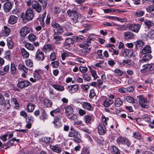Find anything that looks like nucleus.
<instances>
[{"label":"nucleus","mask_w":154,"mask_h":154,"mask_svg":"<svg viewBox=\"0 0 154 154\" xmlns=\"http://www.w3.org/2000/svg\"><path fill=\"white\" fill-rule=\"evenodd\" d=\"M138 102L140 106L142 108H148L149 106L147 104L149 103V101L142 96H140L138 97Z\"/></svg>","instance_id":"obj_1"},{"label":"nucleus","mask_w":154,"mask_h":154,"mask_svg":"<svg viewBox=\"0 0 154 154\" xmlns=\"http://www.w3.org/2000/svg\"><path fill=\"white\" fill-rule=\"evenodd\" d=\"M0 105H4L7 109H9L11 106L10 99H7L5 100L3 96L0 94Z\"/></svg>","instance_id":"obj_2"},{"label":"nucleus","mask_w":154,"mask_h":154,"mask_svg":"<svg viewBox=\"0 0 154 154\" xmlns=\"http://www.w3.org/2000/svg\"><path fill=\"white\" fill-rule=\"evenodd\" d=\"M117 143L119 144H124L127 145L128 147L130 146L131 143L129 140L125 137H119L116 140Z\"/></svg>","instance_id":"obj_3"},{"label":"nucleus","mask_w":154,"mask_h":154,"mask_svg":"<svg viewBox=\"0 0 154 154\" xmlns=\"http://www.w3.org/2000/svg\"><path fill=\"white\" fill-rule=\"evenodd\" d=\"M107 130L104 123H101L98 127V133L100 135H104L106 133Z\"/></svg>","instance_id":"obj_4"},{"label":"nucleus","mask_w":154,"mask_h":154,"mask_svg":"<svg viewBox=\"0 0 154 154\" xmlns=\"http://www.w3.org/2000/svg\"><path fill=\"white\" fill-rule=\"evenodd\" d=\"M45 58L44 53L39 49L37 50L35 53V59L37 60L42 61L44 60Z\"/></svg>","instance_id":"obj_5"},{"label":"nucleus","mask_w":154,"mask_h":154,"mask_svg":"<svg viewBox=\"0 0 154 154\" xmlns=\"http://www.w3.org/2000/svg\"><path fill=\"white\" fill-rule=\"evenodd\" d=\"M143 69L141 70L142 72H145L147 71L154 69V63L144 65L143 66Z\"/></svg>","instance_id":"obj_6"},{"label":"nucleus","mask_w":154,"mask_h":154,"mask_svg":"<svg viewBox=\"0 0 154 154\" xmlns=\"http://www.w3.org/2000/svg\"><path fill=\"white\" fill-rule=\"evenodd\" d=\"M62 118V116L60 115L57 116L55 117L53 123L56 128H58L61 126V122L60 120Z\"/></svg>","instance_id":"obj_7"},{"label":"nucleus","mask_w":154,"mask_h":154,"mask_svg":"<svg viewBox=\"0 0 154 154\" xmlns=\"http://www.w3.org/2000/svg\"><path fill=\"white\" fill-rule=\"evenodd\" d=\"M34 17L33 10L32 9H28L26 12L25 18L28 20H32Z\"/></svg>","instance_id":"obj_8"},{"label":"nucleus","mask_w":154,"mask_h":154,"mask_svg":"<svg viewBox=\"0 0 154 154\" xmlns=\"http://www.w3.org/2000/svg\"><path fill=\"white\" fill-rule=\"evenodd\" d=\"M141 27V25L139 24H131L128 26L129 30L137 33Z\"/></svg>","instance_id":"obj_9"},{"label":"nucleus","mask_w":154,"mask_h":154,"mask_svg":"<svg viewBox=\"0 0 154 154\" xmlns=\"http://www.w3.org/2000/svg\"><path fill=\"white\" fill-rule=\"evenodd\" d=\"M55 48L53 44H48L44 45L43 47V50L44 52L47 53L50 51L54 50Z\"/></svg>","instance_id":"obj_10"},{"label":"nucleus","mask_w":154,"mask_h":154,"mask_svg":"<svg viewBox=\"0 0 154 154\" xmlns=\"http://www.w3.org/2000/svg\"><path fill=\"white\" fill-rule=\"evenodd\" d=\"M78 89L79 86L77 84L69 85L67 87V89L71 94H74L75 93Z\"/></svg>","instance_id":"obj_11"},{"label":"nucleus","mask_w":154,"mask_h":154,"mask_svg":"<svg viewBox=\"0 0 154 154\" xmlns=\"http://www.w3.org/2000/svg\"><path fill=\"white\" fill-rule=\"evenodd\" d=\"M73 17L71 19V21L73 23H75L78 22L79 20H80L82 17V15L78 13L72 14Z\"/></svg>","instance_id":"obj_12"},{"label":"nucleus","mask_w":154,"mask_h":154,"mask_svg":"<svg viewBox=\"0 0 154 154\" xmlns=\"http://www.w3.org/2000/svg\"><path fill=\"white\" fill-rule=\"evenodd\" d=\"M30 82L29 81L24 80L19 81L17 84V86L20 88H26L29 85Z\"/></svg>","instance_id":"obj_13"},{"label":"nucleus","mask_w":154,"mask_h":154,"mask_svg":"<svg viewBox=\"0 0 154 154\" xmlns=\"http://www.w3.org/2000/svg\"><path fill=\"white\" fill-rule=\"evenodd\" d=\"M32 7L38 13H40L42 11L41 6L37 1H33L32 2Z\"/></svg>","instance_id":"obj_14"},{"label":"nucleus","mask_w":154,"mask_h":154,"mask_svg":"<svg viewBox=\"0 0 154 154\" xmlns=\"http://www.w3.org/2000/svg\"><path fill=\"white\" fill-rule=\"evenodd\" d=\"M152 52L151 48L149 45H146L142 49L140 53L142 55L145 54H147L150 53Z\"/></svg>","instance_id":"obj_15"},{"label":"nucleus","mask_w":154,"mask_h":154,"mask_svg":"<svg viewBox=\"0 0 154 154\" xmlns=\"http://www.w3.org/2000/svg\"><path fill=\"white\" fill-rule=\"evenodd\" d=\"M60 34H58L57 33H54L53 35V40H55V43L56 44H59L63 39L62 37L60 36Z\"/></svg>","instance_id":"obj_16"},{"label":"nucleus","mask_w":154,"mask_h":154,"mask_svg":"<svg viewBox=\"0 0 154 154\" xmlns=\"http://www.w3.org/2000/svg\"><path fill=\"white\" fill-rule=\"evenodd\" d=\"M29 29L27 27L24 26L20 29V34L22 36L24 37L29 33Z\"/></svg>","instance_id":"obj_17"},{"label":"nucleus","mask_w":154,"mask_h":154,"mask_svg":"<svg viewBox=\"0 0 154 154\" xmlns=\"http://www.w3.org/2000/svg\"><path fill=\"white\" fill-rule=\"evenodd\" d=\"M73 109L70 106H67L65 109V114L67 117H69L73 112Z\"/></svg>","instance_id":"obj_18"},{"label":"nucleus","mask_w":154,"mask_h":154,"mask_svg":"<svg viewBox=\"0 0 154 154\" xmlns=\"http://www.w3.org/2000/svg\"><path fill=\"white\" fill-rule=\"evenodd\" d=\"M12 7V3L10 2H7L4 4V10L5 12H8Z\"/></svg>","instance_id":"obj_19"},{"label":"nucleus","mask_w":154,"mask_h":154,"mask_svg":"<svg viewBox=\"0 0 154 154\" xmlns=\"http://www.w3.org/2000/svg\"><path fill=\"white\" fill-rule=\"evenodd\" d=\"M124 36L125 38L126 39H133L135 37L134 34L132 32L129 31L125 32Z\"/></svg>","instance_id":"obj_20"},{"label":"nucleus","mask_w":154,"mask_h":154,"mask_svg":"<svg viewBox=\"0 0 154 154\" xmlns=\"http://www.w3.org/2000/svg\"><path fill=\"white\" fill-rule=\"evenodd\" d=\"M134 44L137 49H140L143 46L144 43L141 40H138L134 42Z\"/></svg>","instance_id":"obj_21"},{"label":"nucleus","mask_w":154,"mask_h":154,"mask_svg":"<svg viewBox=\"0 0 154 154\" xmlns=\"http://www.w3.org/2000/svg\"><path fill=\"white\" fill-rule=\"evenodd\" d=\"M83 108L85 110L88 111L92 110V106L89 103L87 102H83L82 104Z\"/></svg>","instance_id":"obj_22"},{"label":"nucleus","mask_w":154,"mask_h":154,"mask_svg":"<svg viewBox=\"0 0 154 154\" xmlns=\"http://www.w3.org/2000/svg\"><path fill=\"white\" fill-rule=\"evenodd\" d=\"M74 40L72 38H68L65 40L64 42V47L67 48V47H69L71 44H72L74 42Z\"/></svg>","instance_id":"obj_23"},{"label":"nucleus","mask_w":154,"mask_h":154,"mask_svg":"<svg viewBox=\"0 0 154 154\" xmlns=\"http://www.w3.org/2000/svg\"><path fill=\"white\" fill-rule=\"evenodd\" d=\"M43 104L46 107H50L52 106V101L47 98H45L43 100Z\"/></svg>","instance_id":"obj_24"},{"label":"nucleus","mask_w":154,"mask_h":154,"mask_svg":"<svg viewBox=\"0 0 154 154\" xmlns=\"http://www.w3.org/2000/svg\"><path fill=\"white\" fill-rule=\"evenodd\" d=\"M51 86L55 89L57 91H62L64 90L63 86L58 84L51 85Z\"/></svg>","instance_id":"obj_25"},{"label":"nucleus","mask_w":154,"mask_h":154,"mask_svg":"<svg viewBox=\"0 0 154 154\" xmlns=\"http://www.w3.org/2000/svg\"><path fill=\"white\" fill-rule=\"evenodd\" d=\"M152 58V56L151 54H146L143 57L142 59L140 60V62L141 63H143L144 62L149 60L151 59Z\"/></svg>","instance_id":"obj_26"},{"label":"nucleus","mask_w":154,"mask_h":154,"mask_svg":"<svg viewBox=\"0 0 154 154\" xmlns=\"http://www.w3.org/2000/svg\"><path fill=\"white\" fill-rule=\"evenodd\" d=\"M113 101L108 98H106L104 101L103 105L105 107H109L113 103Z\"/></svg>","instance_id":"obj_27"},{"label":"nucleus","mask_w":154,"mask_h":154,"mask_svg":"<svg viewBox=\"0 0 154 154\" xmlns=\"http://www.w3.org/2000/svg\"><path fill=\"white\" fill-rule=\"evenodd\" d=\"M91 44L90 41L87 40L81 45V47L83 48L90 49L89 47L91 45Z\"/></svg>","instance_id":"obj_28"},{"label":"nucleus","mask_w":154,"mask_h":154,"mask_svg":"<svg viewBox=\"0 0 154 154\" xmlns=\"http://www.w3.org/2000/svg\"><path fill=\"white\" fill-rule=\"evenodd\" d=\"M21 50L22 55L23 58L26 59L29 57V53L25 48H22Z\"/></svg>","instance_id":"obj_29"},{"label":"nucleus","mask_w":154,"mask_h":154,"mask_svg":"<svg viewBox=\"0 0 154 154\" xmlns=\"http://www.w3.org/2000/svg\"><path fill=\"white\" fill-rule=\"evenodd\" d=\"M51 149L54 152L59 153L61 152V149L59 148L58 145H56L55 146H51Z\"/></svg>","instance_id":"obj_30"},{"label":"nucleus","mask_w":154,"mask_h":154,"mask_svg":"<svg viewBox=\"0 0 154 154\" xmlns=\"http://www.w3.org/2000/svg\"><path fill=\"white\" fill-rule=\"evenodd\" d=\"M7 45L9 49H12L14 46V43L11 37H8L7 39Z\"/></svg>","instance_id":"obj_31"},{"label":"nucleus","mask_w":154,"mask_h":154,"mask_svg":"<svg viewBox=\"0 0 154 154\" xmlns=\"http://www.w3.org/2000/svg\"><path fill=\"white\" fill-rule=\"evenodd\" d=\"M4 29L2 32L3 35L5 36H8L11 32L10 29L6 26H4Z\"/></svg>","instance_id":"obj_32"},{"label":"nucleus","mask_w":154,"mask_h":154,"mask_svg":"<svg viewBox=\"0 0 154 154\" xmlns=\"http://www.w3.org/2000/svg\"><path fill=\"white\" fill-rule=\"evenodd\" d=\"M17 18L14 15L11 16L9 19V23L11 24H14L16 23Z\"/></svg>","instance_id":"obj_33"},{"label":"nucleus","mask_w":154,"mask_h":154,"mask_svg":"<svg viewBox=\"0 0 154 154\" xmlns=\"http://www.w3.org/2000/svg\"><path fill=\"white\" fill-rule=\"evenodd\" d=\"M24 46L26 49L30 51H33L34 49L33 45L29 43H26L24 44Z\"/></svg>","instance_id":"obj_34"},{"label":"nucleus","mask_w":154,"mask_h":154,"mask_svg":"<svg viewBox=\"0 0 154 154\" xmlns=\"http://www.w3.org/2000/svg\"><path fill=\"white\" fill-rule=\"evenodd\" d=\"M123 104V102L120 98H117L115 101V105L116 107H120Z\"/></svg>","instance_id":"obj_35"},{"label":"nucleus","mask_w":154,"mask_h":154,"mask_svg":"<svg viewBox=\"0 0 154 154\" xmlns=\"http://www.w3.org/2000/svg\"><path fill=\"white\" fill-rule=\"evenodd\" d=\"M72 54L70 52L63 51V52L61 54V56L62 59L63 60H65L66 57L69 56H72Z\"/></svg>","instance_id":"obj_36"},{"label":"nucleus","mask_w":154,"mask_h":154,"mask_svg":"<svg viewBox=\"0 0 154 154\" xmlns=\"http://www.w3.org/2000/svg\"><path fill=\"white\" fill-rule=\"evenodd\" d=\"M73 140L75 142L77 143H81L82 142L81 139V136L79 134L74 138Z\"/></svg>","instance_id":"obj_37"},{"label":"nucleus","mask_w":154,"mask_h":154,"mask_svg":"<svg viewBox=\"0 0 154 154\" xmlns=\"http://www.w3.org/2000/svg\"><path fill=\"white\" fill-rule=\"evenodd\" d=\"M84 118L86 124L89 125L91 123V118L90 116L88 115H85Z\"/></svg>","instance_id":"obj_38"},{"label":"nucleus","mask_w":154,"mask_h":154,"mask_svg":"<svg viewBox=\"0 0 154 154\" xmlns=\"http://www.w3.org/2000/svg\"><path fill=\"white\" fill-rule=\"evenodd\" d=\"M60 110L59 108H57V109L52 110L50 112L51 115L52 116H58L57 115L58 113H59L60 112Z\"/></svg>","instance_id":"obj_39"},{"label":"nucleus","mask_w":154,"mask_h":154,"mask_svg":"<svg viewBox=\"0 0 154 154\" xmlns=\"http://www.w3.org/2000/svg\"><path fill=\"white\" fill-rule=\"evenodd\" d=\"M145 13L144 11L142 10H138L134 13V15L137 17H140L143 16Z\"/></svg>","instance_id":"obj_40"},{"label":"nucleus","mask_w":154,"mask_h":154,"mask_svg":"<svg viewBox=\"0 0 154 154\" xmlns=\"http://www.w3.org/2000/svg\"><path fill=\"white\" fill-rule=\"evenodd\" d=\"M35 107V105H33L32 103H29L27 107L28 111L30 112H32L33 111Z\"/></svg>","instance_id":"obj_41"},{"label":"nucleus","mask_w":154,"mask_h":154,"mask_svg":"<svg viewBox=\"0 0 154 154\" xmlns=\"http://www.w3.org/2000/svg\"><path fill=\"white\" fill-rule=\"evenodd\" d=\"M82 78L85 81L89 82L91 81V78L90 75L88 74H84L82 75Z\"/></svg>","instance_id":"obj_42"},{"label":"nucleus","mask_w":154,"mask_h":154,"mask_svg":"<svg viewBox=\"0 0 154 154\" xmlns=\"http://www.w3.org/2000/svg\"><path fill=\"white\" fill-rule=\"evenodd\" d=\"M78 134V133L77 131L75 130L74 129H73V130H72V131H71L69 134L68 136L69 137L74 138Z\"/></svg>","instance_id":"obj_43"},{"label":"nucleus","mask_w":154,"mask_h":154,"mask_svg":"<svg viewBox=\"0 0 154 154\" xmlns=\"http://www.w3.org/2000/svg\"><path fill=\"white\" fill-rule=\"evenodd\" d=\"M144 23L148 28L152 27L154 26L153 23L150 20H146L144 21Z\"/></svg>","instance_id":"obj_44"},{"label":"nucleus","mask_w":154,"mask_h":154,"mask_svg":"<svg viewBox=\"0 0 154 154\" xmlns=\"http://www.w3.org/2000/svg\"><path fill=\"white\" fill-rule=\"evenodd\" d=\"M11 72L12 74H14L16 72V69L15 65L14 63H12L11 66Z\"/></svg>","instance_id":"obj_45"},{"label":"nucleus","mask_w":154,"mask_h":154,"mask_svg":"<svg viewBox=\"0 0 154 154\" xmlns=\"http://www.w3.org/2000/svg\"><path fill=\"white\" fill-rule=\"evenodd\" d=\"M57 32H54V33H57V34L61 35L64 32L63 27L59 25L57 28Z\"/></svg>","instance_id":"obj_46"},{"label":"nucleus","mask_w":154,"mask_h":154,"mask_svg":"<svg viewBox=\"0 0 154 154\" xmlns=\"http://www.w3.org/2000/svg\"><path fill=\"white\" fill-rule=\"evenodd\" d=\"M79 71L82 73H85L88 70L87 68L86 67L80 66L79 68Z\"/></svg>","instance_id":"obj_47"},{"label":"nucleus","mask_w":154,"mask_h":154,"mask_svg":"<svg viewBox=\"0 0 154 154\" xmlns=\"http://www.w3.org/2000/svg\"><path fill=\"white\" fill-rule=\"evenodd\" d=\"M90 152V150L89 148L85 147L83 149L81 154H89Z\"/></svg>","instance_id":"obj_48"},{"label":"nucleus","mask_w":154,"mask_h":154,"mask_svg":"<svg viewBox=\"0 0 154 154\" xmlns=\"http://www.w3.org/2000/svg\"><path fill=\"white\" fill-rule=\"evenodd\" d=\"M19 69L20 70H23L25 72L27 73L28 72V69L24 66L20 64L19 66Z\"/></svg>","instance_id":"obj_49"},{"label":"nucleus","mask_w":154,"mask_h":154,"mask_svg":"<svg viewBox=\"0 0 154 154\" xmlns=\"http://www.w3.org/2000/svg\"><path fill=\"white\" fill-rule=\"evenodd\" d=\"M133 137L135 138L138 140H140L141 139V135L138 132H134L133 133Z\"/></svg>","instance_id":"obj_50"},{"label":"nucleus","mask_w":154,"mask_h":154,"mask_svg":"<svg viewBox=\"0 0 154 154\" xmlns=\"http://www.w3.org/2000/svg\"><path fill=\"white\" fill-rule=\"evenodd\" d=\"M146 9L148 12H151L154 11V4L148 6L146 8Z\"/></svg>","instance_id":"obj_51"},{"label":"nucleus","mask_w":154,"mask_h":154,"mask_svg":"<svg viewBox=\"0 0 154 154\" xmlns=\"http://www.w3.org/2000/svg\"><path fill=\"white\" fill-rule=\"evenodd\" d=\"M36 36L32 34H29L28 36V39L31 42H33L36 39Z\"/></svg>","instance_id":"obj_52"},{"label":"nucleus","mask_w":154,"mask_h":154,"mask_svg":"<svg viewBox=\"0 0 154 154\" xmlns=\"http://www.w3.org/2000/svg\"><path fill=\"white\" fill-rule=\"evenodd\" d=\"M56 56L55 52H53L51 53L50 55V59L51 61H54L56 59Z\"/></svg>","instance_id":"obj_53"},{"label":"nucleus","mask_w":154,"mask_h":154,"mask_svg":"<svg viewBox=\"0 0 154 154\" xmlns=\"http://www.w3.org/2000/svg\"><path fill=\"white\" fill-rule=\"evenodd\" d=\"M96 95L94 90L92 89L90 90L89 94V97L91 99H93Z\"/></svg>","instance_id":"obj_54"},{"label":"nucleus","mask_w":154,"mask_h":154,"mask_svg":"<svg viewBox=\"0 0 154 154\" xmlns=\"http://www.w3.org/2000/svg\"><path fill=\"white\" fill-rule=\"evenodd\" d=\"M42 140L46 143H49L52 141V140L50 137H45L42 138Z\"/></svg>","instance_id":"obj_55"},{"label":"nucleus","mask_w":154,"mask_h":154,"mask_svg":"<svg viewBox=\"0 0 154 154\" xmlns=\"http://www.w3.org/2000/svg\"><path fill=\"white\" fill-rule=\"evenodd\" d=\"M5 58L9 60H11V51H10L8 50L5 52Z\"/></svg>","instance_id":"obj_56"},{"label":"nucleus","mask_w":154,"mask_h":154,"mask_svg":"<svg viewBox=\"0 0 154 154\" xmlns=\"http://www.w3.org/2000/svg\"><path fill=\"white\" fill-rule=\"evenodd\" d=\"M112 149L113 152L115 154H120V151L119 149L116 146H112Z\"/></svg>","instance_id":"obj_57"},{"label":"nucleus","mask_w":154,"mask_h":154,"mask_svg":"<svg viewBox=\"0 0 154 154\" xmlns=\"http://www.w3.org/2000/svg\"><path fill=\"white\" fill-rule=\"evenodd\" d=\"M26 65L29 67L33 66V63L32 61L30 59H28L26 61Z\"/></svg>","instance_id":"obj_58"},{"label":"nucleus","mask_w":154,"mask_h":154,"mask_svg":"<svg viewBox=\"0 0 154 154\" xmlns=\"http://www.w3.org/2000/svg\"><path fill=\"white\" fill-rule=\"evenodd\" d=\"M51 65L53 68H57L59 66V62L58 61H53L51 63Z\"/></svg>","instance_id":"obj_59"},{"label":"nucleus","mask_w":154,"mask_h":154,"mask_svg":"<svg viewBox=\"0 0 154 154\" xmlns=\"http://www.w3.org/2000/svg\"><path fill=\"white\" fill-rule=\"evenodd\" d=\"M152 117V116H151L146 115L144 116V119L145 121L150 122L151 118Z\"/></svg>","instance_id":"obj_60"},{"label":"nucleus","mask_w":154,"mask_h":154,"mask_svg":"<svg viewBox=\"0 0 154 154\" xmlns=\"http://www.w3.org/2000/svg\"><path fill=\"white\" fill-rule=\"evenodd\" d=\"M96 38V36L95 35L91 34L88 37L87 39L88 41H90V42L91 43V41H94Z\"/></svg>","instance_id":"obj_61"},{"label":"nucleus","mask_w":154,"mask_h":154,"mask_svg":"<svg viewBox=\"0 0 154 154\" xmlns=\"http://www.w3.org/2000/svg\"><path fill=\"white\" fill-rule=\"evenodd\" d=\"M126 99L128 102L130 103H134V99L131 96H127L126 97Z\"/></svg>","instance_id":"obj_62"},{"label":"nucleus","mask_w":154,"mask_h":154,"mask_svg":"<svg viewBox=\"0 0 154 154\" xmlns=\"http://www.w3.org/2000/svg\"><path fill=\"white\" fill-rule=\"evenodd\" d=\"M129 51L130 50L128 49L122 50V52L123 56L124 57L128 56Z\"/></svg>","instance_id":"obj_63"},{"label":"nucleus","mask_w":154,"mask_h":154,"mask_svg":"<svg viewBox=\"0 0 154 154\" xmlns=\"http://www.w3.org/2000/svg\"><path fill=\"white\" fill-rule=\"evenodd\" d=\"M149 37L151 38H154V29L151 30L148 33Z\"/></svg>","instance_id":"obj_64"}]
</instances>
